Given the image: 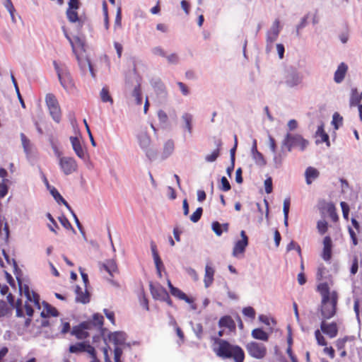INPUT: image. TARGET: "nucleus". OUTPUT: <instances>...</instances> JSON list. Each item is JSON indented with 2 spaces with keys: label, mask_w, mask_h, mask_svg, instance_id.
I'll use <instances>...</instances> for the list:
<instances>
[{
  "label": "nucleus",
  "mask_w": 362,
  "mask_h": 362,
  "mask_svg": "<svg viewBox=\"0 0 362 362\" xmlns=\"http://www.w3.org/2000/svg\"><path fill=\"white\" fill-rule=\"evenodd\" d=\"M15 275H16V279L18 281L20 291H23L27 300L30 302L33 303L35 306L38 310H40L41 306H40V296L35 291H30L29 286L27 284L23 285L22 281L18 275V273Z\"/></svg>",
  "instance_id": "6e6552de"
},
{
  "label": "nucleus",
  "mask_w": 362,
  "mask_h": 362,
  "mask_svg": "<svg viewBox=\"0 0 362 362\" xmlns=\"http://www.w3.org/2000/svg\"><path fill=\"white\" fill-rule=\"evenodd\" d=\"M246 349L250 356L257 359H262L267 354L266 346L263 344L256 341L249 342L246 345Z\"/></svg>",
  "instance_id": "1a4fd4ad"
},
{
  "label": "nucleus",
  "mask_w": 362,
  "mask_h": 362,
  "mask_svg": "<svg viewBox=\"0 0 362 362\" xmlns=\"http://www.w3.org/2000/svg\"><path fill=\"white\" fill-rule=\"evenodd\" d=\"M220 156L219 149H215L211 154L205 156V160L208 163L214 162Z\"/></svg>",
  "instance_id": "864d4df0"
},
{
  "label": "nucleus",
  "mask_w": 362,
  "mask_h": 362,
  "mask_svg": "<svg viewBox=\"0 0 362 362\" xmlns=\"http://www.w3.org/2000/svg\"><path fill=\"white\" fill-rule=\"evenodd\" d=\"M252 337L254 339L267 341L269 339V335L267 332L260 328L254 329L252 331Z\"/></svg>",
  "instance_id": "e433bc0d"
},
{
  "label": "nucleus",
  "mask_w": 362,
  "mask_h": 362,
  "mask_svg": "<svg viewBox=\"0 0 362 362\" xmlns=\"http://www.w3.org/2000/svg\"><path fill=\"white\" fill-rule=\"evenodd\" d=\"M59 221L60 223L66 229H71L73 230L74 233H75V230L73 228L72 225L69 222V221L65 217L62 216L59 218Z\"/></svg>",
  "instance_id": "0e129e2a"
},
{
  "label": "nucleus",
  "mask_w": 362,
  "mask_h": 362,
  "mask_svg": "<svg viewBox=\"0 0 362 362\" xmlns=\"http://www.w3.org/2000/svg\"><path fill=\"white\" fill-rule=\"evenodd\" d=\"M308 14L303 16L300 23L296 25V36L300 37V30L304 28L307 24H308Z\"/></svg>",
  "instance_id": "49530a36"
},
{
  "label": "nucleus",
  "mask_w": 362,
  "mask_h": 362,
  "mask_svg": "<svg viewBox=\"0 0 362 362\" xmlns=\"http://www.w3.org/2000/svg\"><path fill=\"white\" fill-rule=\"evenodd\" d=\"M305 182L308 185H311L320 176V172L315 168L309 166L305 170Z\"/></svg>",
  "instance_id": "aec40b11"
},
{
  "label": "nucleus",
  "mask_w": 362,
  "mask_h": 362,
  "mask_svg": "<svg viewBox=\"0 0 362 362\" xmlns=\"http://www.w3.org/2000/svg\"><path fill=\"white\" fill-rule=\"evenodd\" d=\"M241 239L235 243L233 249V256L238 257L239 255L243 254L248 245V237L244 230L240 231Z\"/></svg>",
  "instance_id": "f8f14e48"
},
{
  "label": "nucleus",
  "mask_w": 362,
  "mask_h": 362,
  "mask_svg": "<svg viewBox=\"0 0 362 362\" xmlns=\"http://www.w3.org/2000/svg\"><path fill=\"white\" fill-rule=\"evenodd\" d=\"M154 90L160 103H165L168 98V92L164 83L158 80L153 83Z\"/></svg>",
  "instance_id": "4468645a"
},
{
  "label": "nucleus",
  "mask_w": 362,
  "mask_h": 362,
  "mask_svg": "<svg viewBox=\"0 0 362 362\" xmlns=\"http://www.w3.org/2000/svg\"><path fill=\"white\" fill-rule=\"evenodd\" d=\"M79 0H69L68 8L66 11V16L68 21L71 23H77L78 28H82L83 21L78 16L77 10L80 7Z\"/></svg>",
  "instance_id": "39448f33"
},
{
  "label": "nucleus",
  "mask_w": 362,
  "mask_h": 362,
  "mask_svg": "<svg viewBox=\"0 0 362 362\" xmlns=\"http://www.w3.org/2000/svg\"><path fill=\"white\" fill-rule=\"evenodd\" d=\"M181 119L183 122L182 128L187 132L189 135H192L193 116L190 113L185 112L182 115Z\"/></svg>",
  "instance_id": "393cba45"
},
{
  "label": "nucleus",
  "mask_w": 362,
  "mask_h": 362,
  "mask_svg": "<svg viewBox=\"0 0 362 362\" xmlns=\"http://www.w3.org/2000/svg\"><path fill=\"white\" fill-rule=\"evenodd\" d=\"M215 269L209 264L205 267L204 283L205 288H209L213 284Z\"/></svg>",
  "instance_id": "a878e982"
},
{
  "label": "nucleus",
  "mask_w": 362,
  "mask_h": 362,
  "mask_svg": "<svg viewBox=\"0 0 362 362\" xmlns=\"http://www.w3.org/2000/svg\"><path fill=\"white\" fill-rule=\"evenodd\" d=\"M53 64L62 86L66 91L71 90L74 85L69 72L66 69L60 68L55 61H54Z\"/></svg>",
  "instance_id": "423d86ee"
},
{
  "label": "nucleus",
  "mask_w": 362,
  "mask_h": 362,
  "mask_svg": "<svg viewBox=\"0 0 362 362\" xmlns=\"http://www.w3.org/2000/svg\"><path fill=\"white\" fill-rule=\"evenodd\" d=\"M323 251L322 257L325 262H329L332 258V241L329 236L325 237L323 240Z\"/></svg>",
  "instance_id": "6ab92c4d"
},
{
  "label": "nucleus",
  "mask_w": 362,
  "mask_h": 362,
  "mask_svg": "<svg viewBox=\"0 0 362 362\" xmlns=\"http://www.w3.org/2000/svg\"><path fill=\"white\" fill-rule=\"evenodd\" d=\"M318 290L322 295V300H323L324 302H325V300H328L329 298L332 297V292H329V287L327 284H320L318 286Z\"/></svg>",
  "instance_id": "c9c22d12"
},
{
  "label": "nucleus",
  "mask_w": 362,
  "mask_h": 362,
  "mask_svg": "<svg viewBox=\"0 0 362 362\" xmlns=\"http://www.w3.org/2000/svg\"><path fill=\"white\" fill-rule=\"evenodd\" d=\"M76 59L78 60V65L81 67V69L83 71H85L86 67H88L92 76L94 77L95 74H94L93 69L90 64V60L88 58H85V59L80 58L78 55H76Z\"/></svg>",
  "instance_id": "2f4dec72"
},
{
  "label": "nucleus",
  "mask_w": 362,
  "mask_h": 362,
  "mask_svg": "<svg viewBox=\"0 0 362 362\" xmlns=\"http://www.w3.org/2000/svg\"><path fill=\"white\" fill-rule=\"evenodd\" d=\"M4 6L7 9V11L9 12L11 21L13 23H16V20L14 16V12L16 11V9L13 5V3L11 0H5Z\"/></svg>",
  "instance_id": "37998d69"
},
{
  "label": "nucleus",
  "mask_w": 362,
  "mask_h": 362,
  "mask_svg": "<svg viewBox=\"0 0 362 362\" xmlns=\"http://www.w3.org/2000/svg\"><path fill=\"white\" fill-rule=\"evenodd\" d=\"M142 150L145 152L146 157L149 160H153L156 159V158L157 156V151L156 150H155L153 148H151L149 147H147L146 148H144Z\"/></svg>",
  "instance_id": "4d7b16f0"
},
{
  "label": "nucleus",
  "mask_w": 362,
  "mask_h": 362,
  "mask_svg": "<svg viewBox=\"0 0 362 362\" xmlns=\"http://www.w3.org/2000/svg\"><path fill=\"white\" fill-rule=\"evenodd\" d=\"M70 141H71L73 150L74 151L76 156L78 158H80L81 159L86 160V153L81 144V141H80L79 139L76 136H71Z\"/></svg>",
  "instance_id": "f3484780"
},
{
  "label": "nucleus",
  "mask_w": 362,
  "mask_h": 362,
  "mask_svg": "<svg viewBox=\"0 0 362 362\" xmlns=\"http://www.w3.org/2000/svg\"><path fill=\"white\" fill-rule=\"evenodd\" d=\"M50 193L57 203L63 204L69 211L71 209V207L69 203L62 197L57 189H56L54 187H52V189H50Z\"/></svg>",
  "instance_id": "473e14b6"
},
{
  "label": "nucleus",
  "mask_w": 362,
  "mask_h": 362,
  "mask_svg": "<svg viewBox=\"0 0 362 362\" xmlns=\"http://www.w3.org/2000/svg\"><path fill=\"white\" fill-rule=\"evenodd\" d=\"M69 351L74 354L86 352L90 356V357L96 355L94 347L86 342H78L71 345L69 346Z\"/></svg>",
  "instance_id": "ddd939ff"
},
{
  "label": "nucleus",
  "mask_w": 362,
  "mask_h": 362,
  "mask_svg": "<svg viewBox=\"0 0 362 362\" xmlns=\"http://www.w3.org/2000/svg\"><path fill=\"white\" fill-rule=\"evenodd\" d=\"M151 53L153 55L160 56L162 57H165V56L167 54L165 51L160 46H156V47H153L151 49Z\"/></svg>",
  "instance_id": "680f3d73"
},
{
  "label": "nucleus",
  "mask_w": 362,
  "mask_h": 362,
  "mask_svg": "<svg viewBox=\"0 0 362 362\" xmlns=\"http://www.w3.org/2000/svg\"><path fill=\"white\" fill-rule=\"evenodd\" d=\"M58 164L60 170L65 175H69L78 170L76 160L70 156L60 157Z\"/></svg>",
  "instance_id": "0eeeda50"
},
{
  "label": "nucleus",
  "mask_w": 362,
  "mask_h": 362,
  "mask_svg": "<svg viewBox=\"0 0 362 362\" xmlns=\"http://www.w3.org/2000/svg\"><path fill=\"white\" fill-rule=\"evenodd\" d=\"M361 99L359 97V93L356 88H351V95H350V106H356L360 104Z\"/></svg>",
  "instance_id": "4c0bfd02"
},
{
  "label": "nucleus",
  "mask_w": 362,
  "mask_h": 362,
  "mask_svg": "<svg viewBox=\"0 0 362 362\" xmlns=\"http://www.w3.org/2000/svg\"><path fill=\"white\" fill-rule=\"evenodd\" d=\"M149 286L151 295L154 299L163 300L164 298H168V293L160 284L154 285L151 282Z\"/></svg>",
  "instance_id": "2eb2a0df"
},
{
  "label": "nucleus",
  "mask_w": 362,
  "mask_h": 362,
  "mask_svg": "<svg viewBox=\"0 0 362 362\" xmlns=\"http://www.w3.org/2000/svg\"><path fill=\"white\" fill-rule=\"evenodd\" d=\"M151 250L152 252L155 264H160V262H162V260L158 255V253L157 252V247L153 241L151 242Z\"/></svg>",
  "instance_id": "de8ad7c7"
},
{
  "label": "nucleus",
  "mask_w": 362,
  "mask_h": 362,
  "mask_svg": "<svg viewBox=\"0 0 362 362\" xmlns=\"http://www.w3.org/2000/svg\"><path fill=\"white\" fill-rule=\"evenodd\" d=\"M45 102L48 109L59 105L56 97L52 93H48L46 95Z\"/></svg>",
  "instance_id": "a19ab883"
},
{
  "label": "nucleus",
  "mask_w": 362,
  "mask_h": 362,
  "mask_svg": "<svg viewBox=\"0 0 362 362\" xmlns=\"http://www.w3.org/2000/svg\"><path fill=\"white\" fill-rule=\"evenodd\" d=\"M217 345L213 350L216 354L222 358H233L235 362H243L245 353L243 349L238 345H232L228 341L219 338L214 339Z\"/></svg>",
  "instance_id": "f257e3e1"
},
{
  "label": "nucleus",
  "mask_w": 362,
  "mask_h": 362,
  "mask_svg": "<svg viewBox=\"0 0 362 362\" xmlns=\"http://www.w3.org/2000/svg\"><path fill=\"white\" fill-rule=\"evenodd\" d=\"M42 305L44 310L40 313L42 317L47 318L50 316L57 317L59 315L58 310L47 302L43 301Z\"/></svg>",
  "instance_id": "5701e85b"
},
{
  "label": "nucleus",
  "mask_w": 362,
  "mask_h": 362,
  "mask_svg": "<svg viewBox=\"0 0 362 362\" xmlns=\"http://www.w3.org/2000/svg\"><path fill=\"white\" fill-rule=\"evenodd\" d=\"M190 324L192 325V329L196 334L197 337L199 339H201L202 338V333H203V327L200 323H197L196 325H193L192 322H190Z\"/></svg>",
  "instance_id": "5fc2aeb1"
},
{
  "label": "nucleus",
  "mask_w": 362,
  "mask_h": 362,
  "mask_svg": "<svg viewBox=\"0 0 362 362\" xmlns=\"http://www.w3.org/2000/svg\"><path fill=\"white\" fill-rule=\"evenodd\" d=\"M317 228L318 232L321 235L325 234L327 232V228H328L327 222L325 220L319 221L317 223Z\"/></svg>",
  "instance_id": "603ef678"
},
{
  "label": "nucleus",
  "mask_w": 362,
  "mask_h": 362,
  "mask_svg": "<svg viewBox=\"0 0 362 362\" xmlns=\"http://www.w3.org/2000/svg\"><path fill=\"white\" fill-rule=\"evenodd\" d=\"M127 335L123 332H115L109 335V339L115 346H119L125 344Z\"/></svg>",
  "instance_id": "4be33fe9"
},
{
  "label": "nucleus",
  "mask_w": 362,
  "mask_h": 362,
  "mask_svg": "<svg viewBox=\"0 0 362 362\" xmlns=\"http://www.w3.org/2000/svg\"><path fill=\"white\" fill-rule=\"evenodd\" d=\"M273 163L276 168H279L281 166L284 159L286 157V153L284 151V148H281V151L277 153H273Z\"/></svg>",
  "instance_id": "c85d7f7f"
},
{
  "label": "nucleus",
  "mask_w": 362,
  "mask_h": 362,
  "mask_svg": "<svg viewBox=\"0 0 362 362\" xmlns=\"http://www.w3.org/2000/svg\"><path fill=\"white\" fill-rule=\"evenodd\" d=\"M91 323L89 322H83L78 325L75 326L71 331V334L75 336L78 339H85L89 337L86 330L90 329Z\"/></svg>",
  "instance_id": "9b49d317"
},
{
  "label": "nucleus",
  "mask_w": 362,
  "mask_h": 362,
  "mask_svg": "<svg viewBox=\"0 0 362 362\" xmlns=\"http://www.w3.org/2000/svg\"><path fill=\"white\" fill-rule=\"evenodd\" d=\"M320 328L322 332L330 338H334L337 335L338 328L335 322L327 324L322 320L320 325Z\"/></svg>",
  "instance_id": "a211bd4d"
},
{
  "label": "nucleus",
  "mask_w": 362,
  "mask_h": 362,
  "mask_svg": "<svg viewBox=\"0 0 362 362\" xmlns=\"http://www.w3.org/2000/svg\"><path fill=\"white\" fill-rule=\"evenodd\" d=\"M75 293L76 294V301L77 303L86 304L90 301V294L86 289L83 292L81 288L77 286L75 289Z\"/></svg>",
  "instance_id": "cd10ccee"
},
{
  "label": "nucleus",
  "mask_w": 362,
  "mask_h": 362,
  "mask_svg": "<svg viewBox=\"0 0 362 362\" xmlns=\"http://www.w3.org/2000/svg\"><path fill=\"white\" fill-rule=\"evenodd\" d=\"M315 137L317 138L315 141L317 144L325 142L327 146H330L329 135L325 132L323 124L318 126L315 132Z\"/></svg>",
  "instance_id": "412c9836"
},
{
  "label": "nucleus",
  "mask_w": 362,
  "mask_h": 362,
  "mask_svg": "<svg viewBox=\"0 0 362 362\" xmlns=\"http://www.w3.org/2000/svg\"><path fill=\"white\" fill-rule=\"evenodd\" d=\"M174 151V142L173 140L167 141L163 146V151L162 153V158L163 160L168 158Z\"/></svg>",
  "instance_id": "72a5a7b5"
},
{
  "label": "nucleus",
  "mask_w": 362,
  "mask_h": 362,
  "mask_svg": "<svg viewBox=\"0 0 362 362\" xmlns=\"http://www.w3.org/2000/svg\"><path fill=\"white\" fill-rule=\"evenodd\" d=\"M100 96L103 103L110 102L113 103L112 97L109 94V90L107 88H103L100 93Z\"/></svg>",
  "instance_id": "c03bdc74"
},
{
  "label": "nucleus",
  "mask_w": 362,
  "mask_h": 362,
  "mask_svg": "<svg viewBox=\"0 0 362 362\" xmlns=\"http://www.w3.org/2000/svg\"><path fill=\"white\" fill-rule=\"evenodd\" d=\"M63 322V319L52 320L51 325V335L52 337H58L60 334V329H62L61 322Z\"/></svg>",
  "instance_id": "7c9ffc66"
},
{
  "label": "nucleus",
  "mask_w": 362,
  "mask_h": 362,
  "mask_svg": "<svg viewBox=\"0 0 362 362\" xmlns=\"http://www.w3.org/2000/svg\"><path fill=\"white\" fill-rule=\"evenodd\" d=\"M203 209L202 207H198L196 211L190 216V221L193 223L198 222L202 215Z\"/></svg>",
  "instance_id": "3c124183"
},
{
  "label": "nucleus",
  "mask_w": 362,
  "mask_h": 362,
  "mask_svg": "<svg viewBox=\"0 0 362 362\" xmlns=\"http://www.w3.org/2000/svg\"><path fill=\"white\" fill-rule=\"evenodd\" d=\"M343 124V117L338 113L334 112L332 115V124L335 129H338Z\"/></svg>",
  "instance_id": "79ce46f5"
},
{
  "label": "nucleus",
  "mask_w": 362,
  "mask_h": 362,
  "mask_svg": "<svg viewBox=\"0 0 362 362\" xmlns=\"http://www.w3.org/2000/svg\"><path fill=\"white\" fill-rule=\"evenodd\" d=\"M315 336L316 340H317V341L319 345H320V346H325L327 344V341H326L325 339L321 334V333H320L319 329H317L315 332Z\"/></svg>",
  "instance_id": "338daca9"
},
{
  "label": "nucleus",
  "mask_w": 362,
  "mask_h": 362,
  "mask_svg": "<svg viewBox=\"0 0 362 362\" xmlns=\"http://www.w3.org/2000/svg\"><path fill=\"white\" fill-rule=\"evenodd\" d=\"M107 267H109V276L110 277H107V279L111 281V278L114 276V273L117 272V267L116 262L113 259H107L105 262Z\"/></svg>",
  "instance_id": "58836bf2"
},
{
  "label": "nucleus",
  "mask_w": 362,
  "mask_h": 362,
  "mask_svg": "<svg viewBox=\"0 0 362 362\" xmlns=\"http://www.w3.org/2000/svg\"><path fill=\"white\" fill-rule=\"evenodd\" d=\"M243 313L245 316L248 317L251 319L255 317V310L253 308L248 306L243 309Z\"/></svg>",
  "instance_id": "e2e57ef3"
},
{
  "label": "nucleus",
  "mask_w": 362,
  "mask_h": 362,
  "mask_svg": "<svg viewBox=\"0 0 362 362\" xmlns=\"http://www.w3.org/2000/svg\"><path fill=\"white\" fill-rule=\"evenodd\" d=\"M221 185L219 187L220 189L223 192H228L230 189L231 187L230 182L226 177H222L221 179Z\"/></svg>",
  "instance_id": "052dcab7"
},
{
  "label": "nucleus",
  "mask_w": 362,
  "mask_h": 362,
  "mask_svg": "<svg viewBox=\"0 0 362 362\" xmlns=\"http://www.w3.org/2000/svg\"><path fill=\"white\" fill-rule=\"evenodd\" d=\"M21 142H22V145H23L24 151L26 153H29L30 152V140L26 137V136L23 133L21 134Z\"/></svg>",
  "instance_id": "8fccbe9b"
},
{
  "label": "nucleus",
  "mask_w": 362,
  "mask_h": 362,
  "mask_svg": "<svg viewBox=\"0 0 362 362\" xmlns=\"http://www.w3.org/2000/svg\"><path fill=\"white\" fill-rule=\"evenodd\" d=\"M132 96L135 98L137 105H141L142 103V97L139 84L134 87L132 92Z\"/></svg>",
  "instance_id": "a18cd8bd"
},
{
  "label": "nucleus",
  "mask_w": 362,
  "mask_h": 362,
  "mask_svg": "<svg viewBox=\"0 0 362 362\" xmlns=\"http://www.w3.org/2000/svg\"><path fill=\"white\" fill-rule=\"evenodd\" d=\"M309 141L300 134L287 133L282 141V148H286L291 152L293 148L298 147L301 151H305Z\"/></svg>",
  "instance_id": "f03ea898"
},
{
  "label": "nucleus",
  "mask_w": 362,
  "mask_h": 362,
  "mask_svg": "<svg viewBox=\"0 0 362 362\" xmlns=\"http://www.w3.org/2000/svg\"><path fill=\"white\" fill-rule=\"evenodd\" d=\"M302 81L303 76L296 69L291 68L287 70L285 76V83L287 86L293 88L300 84Z\"/></svg>",
  "instance_id": "9d476101"
},
{
  "label": "nucleus",
  "mask_w": 362,
  "mask_h": 362,
  "mask_svg": "<svg viewBox=\"0 0 362 362\" xmlns=\"http://www.w3.org/2000/svg\"><path fill=\"white\" fill-rule=\"evenodd\" d=\"M347 70L348 66L344 62H341L338 66L334 76V80L337 83H340L343 81Z\"/></svg>",
  "instance_id": "b1692460"
},
{
  "label": "nucleus",
  "mask_w": 362,
  "mask_h": 362,
  "mask_svg": "<svg viewBox=\"0 0 362 362\" xmlns=\"http://www.w3.org/2000/svg\"><path fill=\"white\" fill-rule=\"evenodd\" d=\"M49 114L54 121L59 123L61 120V110L59 105L49 109Z\"/></svg>",
  "instance_id": "ea45409f"
},
{
  "label": "nucleus",
  "mask_w": 362,
  "mask_h": 362,
  "mask_svg": "<svg viewBox=\"0 0 362 362\" xmlns=\"http://www.w3.org/2000/svg\"><path fill=\"white\" fill-rule=\"evenodd\" d=\"M165 58L170 64L177 65L180 62V57L176 53L166 54Z\"/></svg>",
  "instance_id": "09e8293b"
},
{
  "label": "nucleus",
  "mask_w": 362,
  "mask_h": 362,
  "mask_svg": "<svg viewBox=\"0 0 362 362\" xmlns=\"http://www.w3.org/2000/svg\"><path fill=\"white\" fill-rule=\"evenodd\" d=\"M61 325H62V329H60L61 335H64L69 332H71V326L69 322H66L63 320V322H61Z\"/></svg>",
  "instance_id": "69168bd1"
},
{
  "label": "nucleus",
  "mask_w": 362,
  "mask_h": 362,
  "mask_svg": "<svg viewBox=\"0 0 362 362\" xmlns=\"http://www.w3.org/2000/svg\"><path fill=\"white\" fill-rule=\"evenodd\" d=\"M95 326L101 327L103 324V317L99 314H94L93 316V322H90Z\"/></svg>",
  "instance_id": "bf43d9fd"
},
{
  "label": "nucleus",
  "mask_w": 362,
  "mask_h": 362,
  "mask_svg": "<svg viewBox=\"0 0 362 362\" xmlns=\"http://www.w3.org/2000/svg\"><path fill=\"white\" fill-rule=\"evenodd\" d=\"M338 295L336 291H332V297L325 302L322 300L321 314L323 320L330 319L336 313Z\"/></svg>",
  "instance_id": "20e7f679"
},
{
  "label": "nucleus",
  "mask_w": 362,
  "mask_h": 362,
  "mask_svg": "<svg viewBox=\"0 0 362 362\" xmlns=\"http://www.w3.org/2000/svg\"><path fill=\"white\" fill-rule=\"evenodd\" d=\"M122 349L120 346H115L114 349V360L115 362H122L121 361V356L122 355ZM104 354L105 358V362H111L107 356V350L105 349Z\"/></svg>",
  "instance_id": "f704fd0d"
},
{
  "label": "nucleus",
  "mask_w": 362,
  "mask_h": 362,
  "mask_svg": "<svg viewBox=\"0 0 362 362\" xmlns=\"http://www.w3.org/2000/svg\"><path fill=\"white\" fill-rule=\"evenodd\" d=\"M8 308L6 303L3 300H0V317L6 316L8 313Z\"/></svg>",
  "instance_id": "774afa93"
},
{
  "label": "nucleus",
  "mask_w": 362,
  "mask_h": 362,
  "mask_svg": "<svg viewBox=\"0 0 362 362\" xmlns=\"http://www.w3.org/2000/svg\"><path fill=\"white\" fill-rule=\"evenodd\" d=\"M218 326L220 327H226L230 332L235 330V323L232 317L229 315H225L221 317L218 321Z\"/></svg>",
  "instance_id": "bb28decb"
},
{
  "label": "nucleus",
  "mask_w": 362,
  "mask_h": 362,
  "mask_svg": "<svg viewBox=\"0 0 362 362\" xmlns=\"http://www.w3.org/2000/svg\"><path fill=\"white\" fill-rule=\"evenodd\" d=\"M158 118L160 124L166 125L168 122V116L166 112L162 110L158 112Z\"/></svg>",
  "instance_id": "6e6d98bb"
},
{
  "label": "nucleus",
  "mask_w": 362,
  "mask_h": 362,
  "mask_svg": "<svg viewBox=\"0 0 362 362\" xmlns=\"http://www.w3.org/2000/svg\"><path fill=\"white\" fill-rule=\"evenodd\" d=\"M211 228L216 235L221 236L222 235V226L219 222L214 221L211 224Z\"/></svg>",
  "instance_id": "13d9d810"
},
{
  "label": "nucleus",
  "mask_w": 362,
  "mask_h": 362,
  "mask_svg": "<svg viewBox=\"0 0 362 362\" xmlns=\"http://www.w3.org/2000/svg\"><path fill=\"white\" fill-rule=\"evenodd\" d=\"M251 156L256 165L261 167L267 165V161L264 159L263 154L258 150L251 151Z\"/></svg>",
  "instance_id": "c756f323"
},
{
  "label": "nucleus",
  "mask_w": 362,
  "mask_h": 362,
  "mask_svg": "<svg viewBox=\"0 0 362 362\" xmlns=\"http://www.w3.org/2000/svg\"><path fill=\"white\" fill-rule=\"evenodd\" d=\"M282 27L280 25V21L276 19L270 28L266 33V47L265 50L267 53H269L273 47L274 42L278 39L279 33L281 30Z\"/></svg>",
  "instance_id": "7ed1b4c3"
},
{
  "label": "nucleus",
  "mask_w": 362,
  "mask_h": 362,
  "mask_svg": "<svg viewBox=\"0 0 362 362\" xmlns=\"http://www.w3.org/2000/svg\"><path fill=\"white\" fill-rule=\"evenodd\" d=\"M136 138L141 149L146 148L150 146L151 140V137L148 134L146 128H141L136 134Z\"/></svg>",
  "instance_id": "dca6fc26"
}]
</instances>
